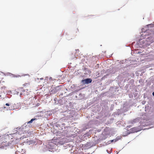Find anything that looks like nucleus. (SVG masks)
Listing matches in <instances>:
<instances>
[{
  "label": "nucleus",
  "mask_w": 154,
  "mask_h": 154,
  "mask_svg": "<svg viewBox=\"0 0 154 154\" xmlns=\"http://www.w3.org/2000/svg\"><path fill=\"white\" fill-rule=\"evenodd\" d=\"M16 131H17V132L15 133L12 134L11 135V136L13 137L17 136H17L18 135H21L25 132V131L24 130V128H16Z\"/></svg>",
  "instance_id": "nucleus-1"
},
{
  "label": "nucleus",
  "mask_w": 154,
  "mask_h": 154,
  "mask_svg": "<svg viewBox=\"0 0 154 154\" xmlns=\"http://www.w3.org/2000/svg\"><path fill=\"white\" fill-rule=\"evenodd\" d=\"M59 87L58 86L52 89L51 91V92L52 94H54L57 92L59 91Z\"/></svg>",
  "instance_id": "nucleus-2"
},
{
  "label": "nucleus",
  "mask_w": 154,
  "mask_h": 154,
  "mask_svg": "<svg viewBox=\"0 0 154 154\" xmlns=\"http://www.w3.org/2000/svg\"><path fill=\"white\" fill-rule=\"evenodd\" d=\"M82 82L85 84H88L91 83L92 82V80L90 79H87L82 80Z\"/></svg>",
  "instance_id": "nucleus-3"
},
{
  "label": "nucleus",
  "mask_w": 154,
  "mask_h": 154,
  "mask_svg": "<svg viewBox=\"0 0 154 154\" xmlns=\"http://www.w3.org/2000/svg\"><path fill=\"white\" fill-rule=\"evenodd\" d=\"M36 119H32L29 122H28L27 123L28 124L29 123H32V122L34 121V120Z\"/></svg>",
  "instance_id": "nucleus-4"
},
{
  "label": "nucleus",
  "mask_w": 154,
  "mask_h": 154,
  "mask_svg": "<svg viewBox=\"0 0 154 154\" xmlns=\"http://www.w3.org/2000/svg\"><path fill=\"white\" fill-rule=\"evenodd\" d=\"M23 86H26L27 87H29V83H25L23 85Z\"/></svg>",
  "instance_id": "nucleus-5"
},
{
  "label": "nucleus",
  "mask_w": 154,
  "mask_h": 154,
  "mask_svg": "<svg viewBox=\"0 0 154 154\" xmlns=\"http://www.w3.org/2000/svg\"><path fill=\"white\" fill-rule=\"evenodd\" d=\"M118 140L117 139H114V140H110V141H111V142H116V141H117V140Z\"/></svg>",
  "instance_id": "nucleus-6"
},
{
  "label": "nucleus",
  "mask_w": 154,
  "mask_h": 154,
  "mask_svg": "<svg viewBox=\"0 0 154 154\" xmlns=\"http://www.w3.org/2000/svg\"><path fill=\"white\" fill-rule=\"evenodd\" d=\"M7 109L8 110H12L13 108H12V107H9L8 108H7Z\"/></svg>",
  "instance_id": "nucleus-7"
},
{
  "label": "nucleus",
  "mask_w": 154,
  "mask_h": 154,
  "mask_svg": "<svg viewBox=\"0 0 154 154\" xmlns=\"http://www.w3.org/2000/svg\"><path fill=\"white\" fill-rule=\"evenodd\" d=\"M10 105V104H9L8 103H6L5 104V105L6 106H9Z\"/></svg>",
  "instance_id": "nucleus-8"
},
{
  "label": "nucleus",
  "mask_w": 154,
  "mask_h": 154,
  "mask_svg": "<svg viewBox=\"0 0 154 154\" xmlns=\"http://www.w3.org/2000/svg\"><path fill=\"white\" fill-rule=\"evenodd\" d=\"M1 139H2V140H5V137H2V138H1Z\"/></svg>",
  "instance_id": "nucleus-9"
},
{
  "label": "nucleus",
  "mask_w": 154,
  "mask_h": 154,
  "mask_svg": "<svg viewBox=\"0 0 154 154\" xmlns=\"http://www.w3.org/2000/svg\"><path fill=\"white\" fill-rule=\"evenodd\" d=\"M2 143H3V142H4V143H5V142H7V141H5V140L4 141H3L2 142V141H1V142Z\"/></svg>",
  "instance_id": "nucleus-10"
},
{
  "label": "nucleus",
  "mask_w": 154,
  "mask_h": 154,
  "mask_svg": "<svg viewBox=\"0 0 154 154\" xmlns=\"http://www.w3.org/2000/svg\"><path fill=\"white\" fill-rule=\"evenodd\" d=\"M152 95L154 96V92H153L152 93Z\"/></svg>",
  "instance_id": "nucleus-11"
},
{
  "label": "nucleus",
  "mask_w": 154,
  "mask_h": 154,
  "mask_svg": "<svg viewBox=\"0 0 154 154\" xmlns=\"http://www.w3.org/2000/svg\"><path fill=\"white\" fill-rule=\"evenodd\" d=\"M76 51H79V49H77V50H76Z\"/></svg>",
  "instance_id": "nucleus-12"
},
{
  "label": "nucleus",
  "mask_w": 154,
  "mask_h": 154,
  "mask_svg": "<svg viewBox=\"0 0 154 154\" xmlns=\"http://www.w3.org/2000/svg\"><path fill=\"white\" fill-rule=\"evenodd\" d=\"M4 108H5H5H6V107H4Z\"/></svg>",
  "instance_id": "nucleus-13"
},
{
  "label": "nucleus",
  "mask_w": 154,
  "mask_h": 154,
  "mask_svg": "<svg viewBox=\"0 0 154 154\" xmlns=\"http://www.w3.org/2000/svg\"><path fill=\"white\" fill-rule=\"evenodd\" d=\"M17 138H15V139H17Z\"/></svg>",
  "instance_id": "nucleus-14"
}]
</instances>
